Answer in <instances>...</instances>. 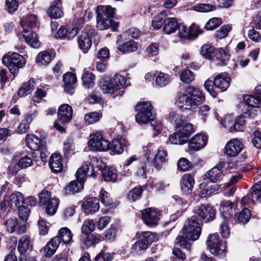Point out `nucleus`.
<instances>
[{
  "label": "nucleus",
  "instance_id": "2eb2a0df",
  "mask_svg": "<svg viewBox=\"0 0 261 261\" xmlns=\"http://www.w3.org/2000/svg\"><path fill=\"white\" fill-rule=\"evenodd\" d=\"M207 142V136L202 134H197L193 136L189 142L188 147L186 151L192 153L191 151H198L203 148Z\"/></svg>",
  "mask_w": 261,
  "mask_h": 261
},
{
  "label": "nucleus",
  "instance_id": "ea45409f",
  "mask_svg": "<svg viewBox=\"0 0 261 261\" xmlns=\"http://www.w3.org/2000/svg\"><path fill=\"white\" fill-rule=\"evenodd\" d=\"M51 60V55L49 51L45 50L39 53L36 58V63L39 66L48 64Z\"/></svg>",
  "mask_w": 261,
  "mask_h": 261
},
{
  "label": "nucleus",
  "instance_id": "13d9d810",
  "mask_svg": "<svg viewBox=\"0 0 261 261\" xmlns=\"http://www.w3.org/2000/svg\"><path fill=\"white\" fill-rule=\"evenodd\" d=\"M166 16L164 13H161L155 16L152 21V27L154 29H159L164 26Z\"/></svg>",
  "mask_w": 261,
  "mask_h": 261
},
{
  "label": "nucleus",
  "instance_id": "e433bc0d",
  "mask_svg": "<svg viewBox=\"0 0 261 261\" xmlns=\"http://www.w3.org/2000/svg\"><path fill=\"white\" fill-rule=\"evenodd\" d=\"M137 43L133 40H129L125 43L119 44L117 49L122 53H128L137 50Z\"/></svg>",
  "mask_w": 261,
  "mask_h": 261
},
{
  "label": "nucleus",
  "instance_id": "72a5a7b5",
  "mask_svg": "<svg viewBox=\"0 0 261 261\" xmlns=\"http://www.w3.org/2000/svg\"><path fill=\"white\" fill-rule=\"evenodd\" d=\"M167 157V151L163 148H159L153 160L154 166L156 168H161L162 164L166 162Z\"/></svg>",
  "mask_w": 261,
  "mask_h": 261
},
{
  "label": "nucleus",
  "instance_id": "4c0bfd02",
  "mask_svg": "<svg viewBox=\"0 0 261 261\" xmlns=\"http://www.w3.org/2000/svg\"><path fill=\"white\" fill-rule=\"evenodd\" d=\"M233 203L230 201H223L221 203L220 211L223 217L227 219L232 215V207Z\"/></svg>",
  "mask_w": 261,
  "mask_h": 261
},
{
  "label": "nucleus",
  "instance_id": "052dcab7",
  "mask_svg": "<svg viewBox=\"0 0 261 261\" xmlns=\"http://www.w3.org/2000/svg\"><path fill=\"white\" fill-rule=\"evenodd\" d=\"M170 82V76L168 74L161 72L156 77L155 82L160 87H164Z\"/></svg>",
  "mask_w": 261,
  "mask_h": 261
},
{
  "label": "nucleus",
  "instance_id": "3c124183",
  "mask_svg": "<svg viewBox=\"0 0 261 261\" xmlns=\"http://www.w3.org/2000/svg\"><path fill=\"white\" fill-rule=\"evenodd\" d=\"M32 114L27 115L23 120L17 127V131L19 134H24L29 128V125L32 121Z\"/></svg>",
  "mask_w": 261,
  "mask_h": 261
},
{
  "label": "nucleus",
  "instance_id": "b1692460",
  "mask_svg": "<svg viewBox=\"0 0 261 261\" xmlns=\"http://www.w3.org/2000/svg\"><path fill=\"white\" fill-rule=\"evenodd\" d=\"M195 181L193 176L189 173L185 174L180 180V188L182 192L189 193L193 189Z\"/></svg>",
  "mask_w": 261,
  "mask_h": 261
},
{
  "label": "nucleus",
  "instance_id": "393cba45",
  "mask_svg": "<svg viewBox=\"0 0 261 261\" xmlns=\"http://www.w3.org/2000/svg\"><path fill=\"white\" fill-rule=\"evenodd\" d=\"M82 207L87 214L95 213L99 208V200L96 197L88 198L84 202Z\"/></svg>",
  "mask_w": 261,
  "mask_h": 261
},
{
  "label": "nucleus",
  "instance_id": "412c9836",
  "mask_svg": "<svg viewBox=\"0 0 261 261\" xmlns=\"http://www.w3.org/2000/svg\"><path fill=\"white\" fill-rule=\"evenodd\" d=\"M231 79L225 73L217 75L214 80V86L219 89L221 92L225 91L230 85Z\"/></svg>",
  "mask_w": 261,
  "mask_h": 261
},
{
  "label": "nucleus",
  "instance_id": "c756f323",
  "mask_svg": "<svg viewBox=\"0 0 261 261\" xmlns=\"http://www.w3.org/2000/svg\"><path fill=\"white\" fill-rule=\"evenodd\" d=\"M178 24L176 18L169 17L166 16L164 25L163 26V31L167 34H170L174 33L178 29Z\"/></svg>",
  "mask_w": 261,
  "mask_h": 261
},
{
  "label": "nucleus",
  "instance_id": "c03bdc74",
  "mask_svg": "<svg viewBox=\"0 0 261 261\" xmlns=\"http://www.w3.org/2000/svg\"><path fill=\"white\" fill-rule=\"evenodd\" d=\"M59 204V200L57 198H52L46 205V213L49 215H54L57 210Z\"/></svg>",
  "mask_w": 261,
  "mask_h": 261
},
{
  "label": "nucleus",
  "instance_id": "aec40b11",
  "mask_svg": "<svg viewBox=\"0 0 261 261\" xmlns=\"http://www.w3.org/2000/svg\"><path fill=\"white\" fill-rule=\"evenodd\" d=\"M77 179H82L85 180L86 176L96 177V174L94 172V167L89 162L85 163L84 165L80 168L76 173Z\"/></svg>",
  "mask_w": 261,
  "mask_h": 261
},
{
  "label": "nucleus",
  "instance_id": "473e14b6",
  "mask_svg": "<svg viewBox=\"0 0 261 261\" xmlns=\"http://www.w3.org/2000/svg\"><path fill=\"white\" fill-rule=\"evenodd\" d=\"M222 170L218 166L212 168L205 174V176L211 181L216 182L220 181L223 177Z\"/></svg>",
  "mask_w": 261,
  "mask_h": 261
},
{
  "label": "nucleus",
  "instance_id": "a878e982",
  "mask_svg": "<svg viewBox=\"0 0 261 261\" xmlns=\"http://www.w3.org/2000/svg\"><path fill=\"white\" fill-rule=\"evenodd\" d=\"M33 245L31 242L30 237L27 235L22 236L18 241V251L23 255L28 251L31 250Z\"/></svg>",
  "mask_w": 261,
  "mask_h": 261
},
{
  "label": "nucleus",
  "instance_id": "603ef678",
  "mask_svg": "<svg viewBox=\"0 0 261 261\" xmlns=\"http://www.w3.org/2000/svg\"><path fill=\"white\" fill-rule=\"evenodd\" d=\"M200 54L207 59H212L214 56V48L209 44H204L201 47Z\"/></svg>",
  "mask_w": 261,
  "mask_h": 261
},
{
  "label": "nucleus",
  "instance_id": "f257e3e1",
  "mask_svg": "<svg viewBox=\"0 0 261 261\" xmlns=\"http://www.w3.org/2000/svg\"><path fill=\"white\" fill-rule=\"evenodd\" d=\"M204 100V96L199 89L188 86L185 93L178 92L175 103L181 109H192L200 105Z\"/></svg>",
  "mask_w": 261,
  "mask_h": 261
},
{
  "label": "nucleus",
  "instance_id": "0eeeda50",
  "mask_svg": "<svg viewBox=\"0 0 261 261\" xmlns=\"http://www.w3.org/2000/svg\"><path fill=\"white\" fill-rule=\"evenodd\" d=\"M201 229V223L199 220L196 219L194 216H192L188 220L187 224L184 225L183 233L187 239L195 241L199 238Z\"/></svg>",
  "mask_w": 261,
  "mask_h": 261
},
{
  "label": "nucleus",
  "instance_id": "8fccbe9b",
  "mask_svg": "<svg viewBox=\"0 0 261 261\" xmlns=\"http://www.w3.org/2000/svg\"><path fill=\"white\" fill-rule=\"evenodd\" d=\"M73 140V136H70L67 138L64 143L63 151L64 154L66 156L73 153L74 150Z\"/></svg>",
  "mask_w": 261,
  "mask_h": 261
},
{
  "label": "nucleus",
  "instance_id": "49530a36",
  "mask_svg": "<svg viewBox=\"0 0 261 261\" xmlns=\"http://www.w3.org/2000/svg\"><path fill=\"white\" fill-rule=\"evenodd\" d=\"M250 218V212L248 208L243 209L240 213L236 214L235 216L236 221L245 224L247 223Z\"/></svg>",
  "mask_w": 261,
  "mask_h": 261
},
{
  "label": "nucleus",
  "instance_id": "f3484780",
  "mask_svg": "<svg viewBox=\"0 0 261 261\" xmlns=\"http://www.w3.org/2000/svg\"><path fill=\"white\" fill-rule=\"evenodd\" d=\"M61 243L58 237L53 238L40 251L41 255L45 257H50L56 252Z\"/></svg>",
  "mask_w": 261,
  "mask_h": 261
},
{
  "label": "nucleus",
  "instance_id": "cd10ccee",
  "mask_svg": "<svg viewBox=\"0 0 261 261\" xmlns=\"http://www.w3.org/2000/svg\"><path fill=\"white\" fill-rule=\"evenodd\" d=\"M128 145L126 140L124 138L121 137L113 140L111 148L114 153L121 154L123 152L124 148Z\"/></svg>",
  "mask_w": 261,
  "mask_h": 261
},
{
  "label": "nucleus",
  "instance_id": "680f3d73",
  "mask_svg": "<svg viewBox=\"0 0 261 261\" xmlns=\"http://www.w3.org/2000/svg\"><path fill=\"white\" fill-rule=\"evenodd\" d=\"M143 192L141 187H136L130 190L127 194V198L129 200L135 201L140 198Z\"/></svg>",
  "mask_w": 261,
  "mask_h": 261
},
{
  "label": "nucleus",
  "instance_id": "4be33fe9",
  "mask_svg": "<svg viewBox=\"0 0 261 261\" xmlns=\"http://www.w3.org/2000/svg\"><path fill=\"white\" fill-rule=\"evenodd\" d=\"M23 31H35L38 28L37 16L35 14H30L22 18L21 21Z\"/></svg>",
  "mask_w": 261,
  "mask_h": 261
},
{
  "label": "nucleus",
  "instance_id": "5fc2aeb1",
  "mask_svg": "<svg viewBox=\"0 0 261 261\" xmlns=\"http://www.w3.org/2000/svg\"><path fill=\"white\" fill-rule=\"evenodd\" d=\"M18 166L20 169H26L33 165L32 158L28 155L22 154L18 161Z\"/></svg>",
  "mask_w": 261,
  "mask_h": 261
},
{
  "label": "nucleus",
  "instance_id": "6ab92c4d",
  "mask_svg": "<svg viewBox=\"0 0 261 261\" xmlns=\"http://www.w3.org/2000/svg\"><path fill=\"white\" fill-rule=\"evenodd\" d=\"M5 199L8 206L14 210L18 208L24 202L22 194L19 192L12 193L10 196L5 197Z\"/></svg>",
  "mask_w": 261,
  "mask_h": 261
},
{
  "label": "nucleus",
  "instance_id": "09e8293b",
  "mask_svg": "<svg viewBox=\"0 0 261 261\" xmlns=\"http://www.w3.org/2000/svg\"><path fill=\"white\" fill-rule=\"evenodd\" d=\"M102 174L106 181H115L117 179L116 170L112 167L106 168Z\"/></svg>",
  "mask_w": 261,
  "mask_h": 261
},
{
  "label": "nucleus",
  "instance_id": "423d86ee",
  "mask_svg": "<svg viewBox=\"0 0 261 261\" xmlns=\"http://www.w3.org/2000/svg\"><path fill=\"white\" fill-rule=\"evenodd\" d=\"M2 61L14 75L17 74L19 69L25 64L24 57L16 53H13L10 56H4Z\"/></svg>",
  "mask_w": 261,
  "mask_h": 261
},
{
  "label": "nucleus",
  "instance_id": "bb28decb",
  "mask_svg": "<svg viewBox=\"0 0 261 261\" xmlns=\"http://www.w3.org/2000/svg\"><path fill=\"white\" fill-rule=\"evenodd\" d=\"M26 143L29 148L34 150H39L45 142L35 135H28L26 137Z\"/></svg>",
  "mask_w": 261,
  "mask_h": 261
},
{
  "label": "nucleus",
  "instance_id": "79ce46f5",
  "mask_svg": "<svg viewBox=\"0 0 261 261\" xmlns=\"http://www.w3.org/2000/svg\"><path fill=\"white\" fill-rule=\"evenodd\" d=\"M83 85L85 88H93L94 85L95 76L91 72H85L82 77Z\"/></svg>",
  "mask_w": 261,
  "mask_h": 261
},
{
  "label": "nucleus",
  "instance_id": "7ed1b4c3",
  "mask_svg": "<svg viewBox=\"0 0 261 261\" xmlns=\"http://www.w3.org/2000/svg\"><path fill=\"white\" fill-rule=\"evenodd\" d=\"M115 9L110 6H98L96 10V27L105 30L111 27L113 32L116 31L118 22H113Z\"/></svg>",
  "mask_w": 261,
  "mask_h": 261
},
{
  "label": "nucleus",
  "instance_id": "dca6fc26",
  "mask_svg": "<svg viewBox=\"0 0 261 261\" xmlns=\"http://www.w3.org/2000/svg\"><path fill=\"white\" fill-rule=\"evenodd\" d=\"M4 228L9 233L15 232L17 234L24 233L27 230L25 223L19 222L16 218H11L7 219L4 224Z\"/></svg>",
  "mask_w": 261,
  "mask_h": 261
},
{
  "label": "nucleus",
  "instance_id": "f8f14e48",
  "mask_svg": "<svg viewBox=\"0 0 261 261\" xmlns=\"http://www.w3.org/2000/svg\"><path fill=\"white\" fill-rule=\"evenodd\" d=\"M206 244L211 253L213 254H222L226 250L225 243L219 240L218 234L216 233L209 236Z\"/></svg>",
  "mask_w": 261,
  "mask_h": 261
},
{
  "label": "nucleus",
  "instance_id": "f704fd0d",
  "mask_svg": "<svg viewBox=\"0 0 261 261\" xmlns=\"http://www.w3.org/2000/svg\"><path fill=\"white\" fill-rule=\"evenodd\" d=\"M60 0H57L56 5H52L48 8L47 11L48 16L54 19L61 18L63 15V12L60 8Z\"/></svg>",
  "mask_w": 261,
  "mask_h": 261
},
{
  "label": "nucleus",
  "instance_id": "6e6d98bb",
  "mask_svg": "<svg viewBox=\"0 0 261 261\" xmlns=\"http://www.w3.org/2000/svg\"><path fill=\"white\" fill-rule=\"evenodd\" d=\"M81 240L87 247H89L99 242V239L91 233L82 234Z\"/></svg>",
  "mask_w": 261,
  "mask_h": 261
},
{
  "label": "nucleus",
  "instance_id": "c85d7f7f",
  "mask_svg": "<svg viewBox=\"0 0 261 261\" xmlns=\"http://www.w3.org/2000/svg\"><path fill=\"white\" fill-rule=\"evenodd\" d=\"M50 168L54 172H59L63 169L62 159L61 156L57 153H53L49 161Z\"/></svg>",
  "mask_w": 261,
  "mask_h": 261
},
{
  "label": "nucleus",
  "instance_id": "338daca9",
  "mask_svg": "<svg viewBox=\"0 0 261 261\" xmlns=\"http://www.w3.org/2000/svg\"><path fill=\"white\" fill-rule=\"evenodd\" d=\"M216 9V7L212 5L199 4L194 7V10L200 12H208Z\"/></svg>",
  "mask_w": 261,
  "mask_h": 261
},
{
  "label": "nucleus",
  "instance_id": "20e7f679",
  "mask_svg": "<svg viewBox=\"0 0 261 261\" xmlns=\"http://www.w3.org/2000/svg\"><path fill=\"white\" fill-rule=\"evenodd\" d=\"M91 17L90 13L85 11L84 12L81 11L75 15V19L78 23V25L75 24L71 27L66 28L64 27H61L57 31L56 37L70 39L74 38L79 32L81 27L80 24L84 23L87 20H89Z\"/></svg>",
  "mask_w": 261,
  "mask_h": 261
},
{
  "label": "nucleus",
  "instance_id": "774afa93",
  "mask_svg": "<svg viewBox=\"0 0 261 261\" xmlns=\"http://www.w3.org/2000/svg\"><path fill=\"white\" fill-rule=\"evenodd\" d=\"M148 246L142 240L136 242L132 246V250L135 253H140L146 250Z\"/></svg>",
  "mask_w": 261,
  "mask_h": 261
},
{
  "label": "nucleus",
  "instance_id": "39448f33",
  "mask_svg": "<svg viewBox=\"0 0 261 261\" xmlns=\"http://www.w3.org/2000/svg\"><path fill=\"white\" fill-rule=\"evenodd\" d=\"M126 79L120 74H115L113 77H103L99 83V86L104 93L113 94L124 87Z\"/></svg>",
  "mask_w": 261,
  "mask_h": 261
},
{
  "label": "nucleus",
  "instance_id": "9b49d317",
  "mask_svg": "<svg viewBox=\"0 0 261 261\" xmlns=\"http://www.w3.org/2000/svg\"><path fill=\"white\" fill-rule=\"evenodd\" d=\"M196 219L205 220L206 222L213 220L216 215L214 209L208 204H201L195 206L193 210Z\"/></svg>",
  "mask_w": 261,
  "mask_h": 261
},
{
  "label": "nucleus",
  "instance_id": "6e6552de",
  "mask_svg": "<svg viewBox=\"0 0 261 261\" xmlns=\"http://www.w3.org/2000/svg\"><path fill=\"white\" fill-rule=\"evenodd\" d=\"M88 145L91 150L106 151L110 148V143L100 133L96 132L89 136Z\"/></svg>",
  "mask_w": 261,
  "mask_h": 261
},
{
  "label": "nucleus",
  "instance_id": "69168bd1",
  "mask_svg": "<svg viewBox=\"0 0 261 261\" xmlns=\"http://www.w3.org/2000/svg\"><path fill=\"white\" fill-rule=\"evenodd\" d=\"M222 23V20L220 18H213L209 20L205 25L207 30H213Z\"/></svg>",
  "mask_w": 261,
  "mask_h": 261
},
{
  "label": "nucleus",
  "instance_id": "864d4df0",
  "mask_svg": "<svg viewBox=\"0 0 261 261\" xmlns=\"http://www.w3.org/2000/svg\"><path fill=\"white\" fill-rule=\"evenodd\" d=\"M57 237L66 244L69 243L72 237L71 231L67 227L61 228Z\"/></svg>",
  "mask_w": 261,
  "mask_h": 261
},
{
  "label": "nucleus",
  "instance_id": "a18cd8bd",
  "mask_svg": "<svg viewBox=\"0 0 261 261\" xmlns=\"http://www.w3.org/2000/svg\"><path fill=\"white\" fill-rule=\"evenodd\" d=\"M245 121L244 116H238L236 118L235 122L233 123L232 126L230 127V132H243L244 129Z\"/></svg>",
  "mask_w": 261,
  "mask_h": 261
},
{
  "label": "nucleus",
  "instance_id": "e2e57ef3",
  "mask_svg": "<svg viewBox=\"0 0 261 261\" xmlns=\"http://www.w3.org/2000/svg\"><path fill=\"white\" fill-rule=\"evenodd\" d=\"M95 229V224L92 220L85 221L82 227V234L91 233Z\"/></svg>",
  "mask_w": 261,
  "mask_h": 261
},
{
  "label": "nucleus",
  "instance_id": "c9c22d12",
  "mask_svg": "<svg viewBox=\"0 0 261 261\" xmlns=\"http://www.w3.org/2000/svg\"><path fill=\"white\" fill-rule=\"evenodd\" d=\"M168 119L172 123H174L176 127H183L186 123H189L186 121L185 117L181 114L171 112L169 114Z\"/></svg>",
  "mask_w": 261,
  "mask_h": 261
},
{
  "label": "nucleus",
  "instance_id": "7c9ffc66",
  "mask_svg": "<svg viewBox=\"0 0 261 261\" xmlns=\"http://www.w3.org/2000/svg\"><path fill=\"white\" fill-rule=\"evenodd\" d=\"M34 31H23L22 35L26 42L34 48H38L40 46L36 34Z\"/></svg>",
  "mask_w": 261,
  "mask_h": 261
},
{
  "label": "nucleus",
  "instance_id": "9d476101",
  "mask_svg": "<svg viewBox=\"0 0 261 261\" xmlns=\"http://www.w3.org/2000/svg\"><path fill=\"white\" fill-rule=\"evenodd\" d=\"M72 109L71 106L66 104L61 106L58 113V122H55L54 127L57 130L63 132L64 128L60 123L64 125L65 123L69 122L72 118Z\"/></svg>",
  "mask_w": 261,
  "mask_h": 261
},
{
  "label": "nucleus",
  "instance_id": "4d7b16f0",
  "mask_svg": "<svg viewBox=\"0 0 261 261\" xmlns=\"http://www.w3.org/2000/svg\"><path fill=\"white\" fill-rule=\"evenodd\" d=\"M102 117L100 113L93 112L87 113L85 116V121L86 124H91L97 122Z\"/></svg>",
  "mask_w": 261,
  "mask_h": 261
},
{
  "label": "nucleus",
  "instance_id": "f03ea898",
  "mask_svg": "<svg viewBox=\"0 0 261 261\" xmlns=\"http://www.w3.org/2000/svg\"><path fill=\"white\" fill-rule=\"evenodd\" d=\"M138 111L136 115V122L140 124L150 122L153 128L159 133L162 129L161 124L155 120V114L153 111V107L149 101L139 102L136 106Z\"/></svg>",
  "mask_w": 261,
  "mask_h": 261
},
{
  "label": "nucleus",
  "instance_id": "5701e85b",
  "mask_svg": "<svg viewBox=\"0 0 261 261\" xmlns=\"http://www.w3.org/2000/svg\"><path fill=\"white\" fill-rule=\"evenodd\" d=\"M195 129L191 123H186L183 125V127H180L179 130L177 132L176 135L178 136L182 144H184L188 141L190 136L194 133Z\"/></svg>",
  "mask_w": 261,
  "mask_h": 261
},
{
  "label": "nucleus",
  "instance_id": "37998d69",
  "mask_svg": "<svg viewBox=\"0 0 261 261\" xmlns=\"http://www.w3.org/2000/svg\"><path fill=\"white\" fill-rule=\"evenodd\" d=\"M215 57L219 65H226L229 59V55L222 48H219L216 51Z\"/></svg>",
  "mask_w": 261,
  "mask_h": 261
},
{
  "label": "nucleus",
  "instance_id": "4468645a",
  "mask_svg": "<svg viewBox=\"0 0 261 261\" xmlns=\"http://www.w3.org/2000/svg\"><path fill=\"white\" fill-rule=\"evenodd\" d=\"M160 213L155 208H147L142 211V219L148 226H156L160 219Z\"/></svg>",
  "mask_w": 261,
  "mask_h": 261
},
{
  "label": "nucleus",
  "instance_id": "de8ad7c7",
  "mask_svg": "<svg viewBox=\"0 0 261 261\" xmlns=\"http://www.w3.org/2000/svg\"><path fill=\"white\" fill-rule=\"evenodd\" d=\"M205 183L201 184L200 186L201 190L199 195L201 197L204 198L210 196L218 189L217 185L211 186L206 188H205Z\"/></svg>",
  "mask_w": 261,
  "mask_h": 261
},
{
  "label": "nucleus",
  "instance_id": "1a4fd4ad",
  "mask_svg": "<svg viewBox=\"0 0 261 261\" xmlns=\"http://www.w3.org/2000/svg\"><path fill=\"white\" fill-rule=\"evenodd\" d=\"M96 35V32L93 29L88 27L84 29L77 37L79 47L86 53L90 48L92 39Z\"/></svg>",
  "mask_w": 261,
  "mask_h": 261
},
{
  "label": "nucleus",
  "instance_id": "bf43d9fd",
  "mask_svg": "<svg viewBox=\"0 0 261 261\" xmlns=\"http://www.w3.org/2000/svg\"><path fill=\"white\" fill-rule=\"evenodd\" d=\"M180 79L185 84H189L194 80V75L190 70L186 69L180 73Z\"/></svg>",
  "mask_w": 261,
  "mask_h": 261
},
{
  "label": "nucleus",
  "instance_id": "a211bd4d",
  "mask_svg": "<svg viewBox=\"0 0 261 261\" xmlns=\"http://www.w3.org/2000/svg\"><path fill=\"white\" fill-rule=\"evenodd\" d=\"M243 144L238 139L229 140L225 145V152L230 156H237L243 149Z\"/></svg>",
  "mask_w": 261,
  "mask_h": 261
},
{
  "label": "nucleus",
  "instance_id": "2f4dec72",
  "mask_svg": "<svg viewBox=\"0 0 261 261\" xmlns=\"http://www.w3.org/2000/svg\"><path fill=\"white\" fill-rule=\"evenodd\" d=\"M84 180L83 179L80 180L77 179L76 180L71 181L65 188V193L66 194H71L79 192L81 189H82L84 187Z\"/></svg>",
  "mask_w": 261,
  "mask_h": 261
},
{
  "label": "nucleus",
  "instance_id": "58836bf2",
  "mask_svg": "<svg viewBox=\"0 0 261 261\" xmlns=\"http://www.w3.org/2000/svg\"><path fill=\"white\" fill-rule=\"evenodd\" d=\"M35 88V82L33 80H30L24 83L19 88L18 94L20 97L25 96L30 94Z\"/></svg>",
  "mask_w": 261,
  "mask_h": 261
},
{
  "label": "nucleus",
  "instance_id": "a19ab883",
  "mask_svg": "<svg viewBox=\"0 0 261 261\" xmlns=\"http://www.w3.org/2000/svg\"><path fill=\"white\" fill-rule=\"evenodd\" d=\"M250 196H251V202L261 201V181L254 185L250 190Z\"/></svg>",
  "mask_w": 261,
  "mask_h": 261
},
{
  "label": "nucleus",
  "instance_id": "0e129e2a",
  "mask_svg": "<svg viewBox=\"0 0 261 261\" xmlns=\"http://www.w3.org/2000/svg\"><path fill=\"white\" fill-rule=\"evenodd\" d=\"M99 197L101 202L106 206H109L113 203L110 194L103 189H101L100 191Z\"/></svg>",
  "mask_w": 261,
  "mask_h": 261
},
{
  "label": "nucleus",
  "instance_id": "ddd939ff",
  "mask_svg": "<svg viewBox=\"0 0 261 261\" xmlns=\"http://www.w3.org/2000/svg\"><path fill=\"white\" fill-rule=\"evenodd\" d=\"M261 108V84L255 87L254 95H245L240 107Z\"/></svg>",
  "mask_w": 261,
  "mask_h": 261
}]
</instances>
